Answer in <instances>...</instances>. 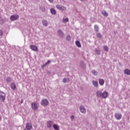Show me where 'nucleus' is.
<instances>
[{"label": "nucleus", "mask_w": 130, "mask_h": 130, "mask_svg": "<svg viewBox=\"0 0 130 130\" xmlns=\"http://www.w3.org/2000/svg\"><path fill=\"white\" fill-rule=\"evenodd\" d=\"M50 12L51 13L52 15H55V10H54V9L53 8H51L50 9Z\"/></svg>", "instance_id": "nucleus-24"}, {"label": "nucleus", "mask_w": 130, "mask_h": 130, "mask_svg": "<svg viewBox=\"0 0 130 130\" xmlns=\"http://www.w3.org/2000/svg\"><path fill=\"white\" fill-rule=\"evenodd\" d=\"M80 1H81V2H83V1H86V0H80Z\"/></svg>", "instance_id": "nucleus-37"}, {"label": "nucleus", "mask_w": 130, "mask_h": 130, "mask_svg": "<svg viewBox=\"0 0 130 130\" xmlns=\"http://www.w3.org/2000/svg\"><path fill=\"white\" fill-rule=\"evenodd\" d=\"M51 3H53V0H48Z\"/></svg>", "instance_id": "nucleus-35"}, {"label": "nucleus", "mask_w": 130, "mask_h": 130, "mask_svg": "<svg viewBox=\"0 0 130 130\" xmlns=\"http://www.w3.org/2000/svg\"><path fill=\"white\" fill-rule=\"evenodd\" d=\"M56 8L58 10H60V11H66V10H67L66 7H64V6H61V5H56Z\"/></svg>", "instance_id": "nucleus-5"}, {"label": "nucleus", "mask_w": 130, "mask_h": 130, "mask_svg": "<svg viewBox=\"0 0 130 130\" xmlns=\"http://www.w3.org/2000/svg\"><path fill=\"white\" fill-rule=\"evenodd\" d=\"M80 67L81 68V69H83V70L86 69V64H85L83 61H80Z\"/></svg>", "instance_id": "nucleus-9"}, {"label": "nucleus", "mask_w": 130, "mask_h": 130, "mask_svg": "<svg viewBox=\"0 0 130 130\" xmlns=\"http://www.w3.org/2000/svg\"><path fill=\"white\" fill-rule=\"evenodd\" d=\"M104 50H105V51H108V50H109V49H108V47H107V46H104Z\"/></svg>", "instance_id": "nucleus-28"}, {"label": "nucleus", "mask_w": 130, "mask_h": 130, "mask_svg": "<svg viewBox=\"0 0 130 130\" xmlns=\"http://www.w3.org/2000/svg\"><path fill=\"white\" fill-rule=\"evenodd\" d=\"M114 116H115V118H116V119H117V120H119L120 119H121V117H122L121 114L116 113V114H115Z\"/></svg>", "instance_id": "nucleus-10"}, {"label": "nucleus", "mask_w": 130, "mask_h": 130, "mask_svg": "<svg viewBox=\"0 0 130 130\" xmlns=\"http://www.w3.org/2000/svg\"><path fill=\"white\" fill-rule=\"evenodd\" d=\"M1 22H0V24L1 25H3V24H4V23H5V20L4 19H1L0 20Z\"/></svg>", "instance_id": "nucleus-33"}, {"label": "nucleus", "mask_w": 130, "mask_h": 130, "mask_svg": "<svg viewBox=\"0 0 130 130\" xmlns=\"http://www.w3.org/2000/svg\"><path fill=\"white\" fill-rule=\"evenodd\" d=\"M76 45L77 46V47H81V43H80V41H76L75 42Z\"/></svg>", "instance_id": "nucleus-18"}, {"label": "nucleus", "mask_w": 130, "mask_h": 130, "mask_svg": "<svg viewBox=\"0 0 130 130\" xmlns=\"http://www.w3.org/2000/svg\"><path fill=\"white\" fill-rule=\"evenodd\" d=\"M79 109L81 113H86V109L85 108V107H84L83 106H79Z\"/></svg>", "instance_id": "nucleus-7"}, {"label": "nucleus", "mask_w": 130, "mask_h": 130, "mask_svg": "<svg viewBox=\"0 0 130 130\" xmlns=\"http://www.w3.org/2000/svg\"><path fill=\"white\" fill-rule=\"evenodd\" d=\"M92 85H93V86H94V87H98V82L93 81H92Z\"/></svg>", "instance_id": "nucleus-23"}, {"label": "nucleus", "mask_w": 130, "mask_h": 130, "mask_svg": "<svg viewBox=\"0 0 130 130\" xmlns=\"http://www.w3.org/2000/svg\"><path fill=\"white\" fill-rule=\"evenodd\" d=\"M3 30H2L1 29H0V36H3Z\"/></svg>", "instance_id": "nucleus-34"}, {"label": "nucleus", "mask_w": 130, "mask_h": 130, "mask_svg": "<svg viewBox=\"0 0 130 130\" xmlns=\"http://www.w3.org/2000/svg\"><path fill=\"white\" fill-rule=\"evenodd\" d=\"M99 84L100 85H101V86H103V85L104 84V80L102 79H100L99 80Z\"/></svg>", "instance_id": "nucleus-13"}, {"label": "nucleus", "mask_w": 130, "mask_h": 130, "mask_svg": "<svg viewBox=\"0 0 130 130\" xmlns=\"http://www.w3.org/2000/svg\"><path fill=\"white\" fill-rule=\"evenodd\" d=\"M53 127L55 130H59V126L57 125V124H54L53 125Z\"/></svg>", "instance_id": "nucleus-15"}, {"label": "nucleus", "mask_w": 130, "mask_h": 130, "mask_svg": "<svg viewBox=\"0 0 130 130\" xmlns=\"http://www.w3.org/2000/svg\"><path fill=\"white\" fill-rule=\"evenodd\" d=\"M96 37H98V38H101L102 37V35H101V34L100 33H97Z\"/></svg>", "instance_id": "nucleus-30"}, {"label": "nucleus", "mask_w": 130, "mask_h": 130, "mask_svg": "<svg viewBox=\"0 0 130 130\" xmlns=\"http://www.w3.org/2000/svg\"><path fill=\"white\" fill-rule=\"evenodd\" d=\"M124 74L126 75H127L128 76H129L130 75V70L128 69H125L124 71Z\"/></svg>", "instance_id": "nucleus-19"}, {"label": "nucleus", "mask_w": 130, "mask_h": 130, "mask_svg": "<svg viewBox=\"0 0 130 130\" xmlns=\"http://www.w3.org/2000/svg\"><path fill=\"white\" fill-rule=\"evenodd\" d=\"M53 123L51 121H49L47 123V125L49 128H50L52 126Z\"/></svg>", "instance_id": "nucleus-12"}, {"label": "nucleus", "mask_w": 130, "mask_h": 130, "mask_svg": "<svg viewBox=\"0 0 130 130\" xmlns=\"http://www.w3.org/2000/svg\"><path fill=\"white\" fill-rule=\"evenodd\" d=\"M108 93L106 91H104L103 93L100 90L96 91V96L98 97H102L103 98H107Z\"/></svg>", "instance_id": "nucleus-1"}, {"label": "nucleus", "mask_w": 130, "mask_h": 130, "mask_svg": "<svg viewBox=\"0 0 130 130\" xmlns=\"http://www.w3.org/2000/svg\"><path fill=\"white\" fill-rule=\"evenodd\" d=\"M50 63V60H48L45 64H44L42 66V68H44L45 67H46V66H47V64H48Z\"/></svg>", "instance_id": "nucleus-26"}, {"label": "nucleus", "mask_w": 130, "mask_h": 130, "mask_svg": "<svg viewBox=\"0 0 130 130\" xmlns=\"http://www.w3.org/2000/svg\"><path fill=\"white\" fill-rule=\"evenodd\" d=\"M43 25L47 27L48 25V22H47V20H43Z\"/></svg>", "instance_id": "nucleus-22"}, {"label": "nucleus", "mask_w": 130, "mask_h": 130, "mask_svg": "<svg viewBox=\"0 0 130 130\" xmlns=\"http://www.w3.org/2000/svg\"><path fill=\"white\" fill-rule=\"evenodd\" d=\"M11 87L12 90H15V89H16V84H15V83H12L11 85Z\"/></svg>", "instance_id": "nucleus-21"}, {"label": "nucleus", "mask_w": 130, "mask_h": 130, "mask_svg": "<svg viewBox=\"0 0 130 130\" xmlns=\"http://www.w3.org/2000/svg\"><path fill=\"white\" fill-rule=\"evenodd\" d=\"M66 40H67V41H70V40H71V36H70V35L67 36Z\"/></svg>", "instance_id": "nucleus-32"}, {"label": "nucleus", "mask_w": 130, "mask_h": 130, "mask_svg": "<svg viewBox=\"0 0 130 130\" xmlns=\"http://www.w3.org/2000/svg\"><path fill=\"white\" fill-rule=\"evenodd\" d=\"M5 100H6V93L0 90V101L5 102Z\"/></svg>", "instance_id": "nucleus-2"}, {"label": "nucleus", "mask_w": 130, "mask_h": 130, "mask_svg": "<svg viewBox=\"0 0 130 130\" xmlns=\"http://www.w3.org/2000/svg\"><path fill=\"white\" fill-rule=\"evenodd\" d=\"M63 83H69L70 82V79L69 78H64L62 80Z\"/></svg>", "instance_id": "nucleus-14"}, {"label": "nucleus", "mask_w": 130, "mask_h": 130, "mask_svg": "<svg viewBox=\"0 0 130 130\" xmlns=\"http://www.w3.org/2000/svg\"><path fill=\"white\" fill-rule=\"evenodd\" d=\"M31 108L33 110H37L38 109V106H37V103H32L31 104Z\"/></svg>", "instance_id": "nucleus-6"}, {"label": "nucleus", "mask_w": 130, "mask_h": 130, "mask_svg": "<svg viewBox=\"0 0 130 130\" xmlns=\"http://www.w3.org/2000/svg\"><path fill=\"white\" fill-rule=\"evenodd\" d=\"M23 130H27V129H24Z\"/></svg>", "instance_id": "nucleus-38"}, {"label": "nucleus", "mask_w": 130, "mask_h": 130, "mask_svg": "<svg viewBox=\"0 0 130 130\" xmlns=\"http://www.w3.org/2000/svg\"><path fill=\"white\" fill-rule=\"evenodd\" d=\"M32 124L30 122L27 123L26 124L25 128L27 130H31L32 129Z\"/></svg>", "instance_id": "nucleus-8"}, {"label": "nucleus", "mask_w": 130, "mask_h": 130, "mask_svg": "<svg viewBox=\"0 0 130 130\" xmlns=\"http://www.w3.org/2000/svg\"><path fill=\"white\" fill-rule=\"evenodd\" d=\"M94 52H95L96 54L99 55L101 53V51H100V49L96 48L95 49Z\"/></svg>", "instance_id": "nucleus-16"}, {"label": "nucleus", "mask_w": 130, "mask_h": 130, "mask_svg": "<svg viewBox=\"0 0 130 130\" xmlns=\"http://www.w3.org/2000/svg\"><path fill=\"white\" fill-rule=\"evenodd\" d=\"M92 74L94 75V76H97L98 75V72L97 71H95V70H92L91 71Z\"/></svg>", "instance_id": "nucleus-27"}, {"label": "nucleus", "mask_w": 130, "mask_h": 130, "mask_svg": "<svg viewBox=\"0 0 130 130\" xmlns=\"http://www.w3.org/2000/svg\"><path fill=\"white\" fill-rule=\"evenodd\" d=\"M30 48L31 49V50H33V51H37V49H38L37 47L34 45H31L30 46Z\"/></svg>", "instance_id": "nucleus-11"}, {"label": "nucleus", "mask_w": 130, "mask_h": 130, "mask_svg": "<svg viewBox=\"0 0 130 130\" xmlns=\"http://www.w3.org/2000/svg\"><path fill=\"white\" fill-rule=\"evenodd\" d=\"M19 19V15L17 14L11 15L10 16V20L12 21H16V20H18Z\"/></svg>", "instance_id": "nucleus-4"}, {"label": "nucleus", "mask_w": 130, "mask_h": 130, "mask_svg": "<svg viewBox=\"0 0 130 130\" xmlns=\"http://www.w3.org/2000/svg\"><path fill=\"white\" fill-rule=\"evenodd\" d=\"M102 14L105 17H108V13H107V12H106V11H102Z\"/></svg>", "instance_id": "nucleus-17"}, {"label": "nucleus", "mask_w": 130, "mask_h": 130, "mask_svg": "<svg viewBox=\"0 0 130 130\" xmlns=\"http://www.w3.org/2000/svg\"><path fill=\"white\" fill-rule=\"evenodd\" d=\"M63 23H68V22L69 21V18H66V19H64V18H63Z\"/></svg>", "instance_id": "nucleus-29"}, {"label": "nucleus", "mask_w": 130, "mask_h": 130, "mask_svg": "<svg viewBox=\"0 0 130 130\" xmlns=\"http://www.w3.org/2000/svg\"><path fill=\"white\" fill-rule=\"evenodd\" d=\"M41 104L43 106H47V105H48V100H47V99H43L41 101Z\"/></svg>", "instance_id": "nucleus-3"}, {"label": "nucleus", "mask_w": 130, "mask_h": 130, "mask_svg": "<svg viewBox=\"0 0 130 130\" xmlns=\"http://www.w3.org/2000/svg\"><path fill=\"white\" fill-rule=\"evenodd\" d=\"M94 30L96 32H98V31H99V27L98 26V25H94Z\"/></svg>", "instance_id": "nucleus-25"}, {"label": "nucleus", "mask_w": 130, "mask_h": 130, "mask_svg": "<svg viewBox=\"0 0 130 130\" xmlns=\"http://www.w3.org/2000/svg\"><path fill=\"white\" fill-rule=\"evenodd\" d=\"M74 116H73V115L71 116V119H72V120L74 119Z\"/></svg>", "instance_id": "nucleus-36"}, {"label": "nucleus", "mask_w": 130, "mask_h": 130, "mask_svg": "<svg viewBox=\"0 0 130 130\" xmlns=\"http://www.w3.org/2000/svg\"><path fill=\"white\" fill-rule=\"evenodd\" d=\"M58 33L59 36H60L61 37H63V32H62L61 30H58Z\"/></svg>", "instance_id": "nucleus-20"}, {"label": "nucleus", "mask_w": 130, "mask_h": 130, "mask_svg": "<svg viewBox=\"0 0 130 130\" xmlns=\"http://www.w3.org/2000/svg\"><path fill=\"white\" fill-rule=\"evenodd\" d=\"M6 81L8 83H10V82H11V81H12V78L11 77H8L7 78Z\"/></svg>", "instance_id": "nucleus-31"}]
</instances>
